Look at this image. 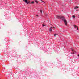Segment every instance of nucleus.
I'll use <instances>...</instances> for the list:
<instances>
[{
    "instance_id": "nucleus-11",
    "label": "nucleus",
    "mask_w": 79,
    "mask_h": 79,
    "mask_svg": "<svg viewBox=\"0 0 79 79\" xmlns=\"http://www.w3.org/2000/svg\"><path fill=\"white\" fill-rule=\"evenodd\" d=\"M55 27H51V28H55Z\"/></svg>"
},
{
    "instance_id": "nucleus-18",
    "label": "nucleus",
    "mask_w": 79,
    "mask_h": 79,
    "mask_svg": "<svg viewBox=\"0 0 79 79\" xmlns=\"http://www.w3.org/2000/svg\"><path fill=\"white\" fill-rule=\"evenodd\" d=\"M78 56H79V54L78 55Z\"/></svg>"
},
{
    "instance_id": "nucleus-9",
    "label": "nucleus",
    "mask_w": 79,
    "mask_h": 79,
    "mask_svg": "<svg viewBox=\"0 0 79 79\" xmlns=\"http://www.w3.org/2000/svg\"><path fill=\"white\" fill-rule=\"evenodd\" d=\"M35 2H36L37 3H38V2H37V1H36V0H35Z\"/></svg>"
},
{
    "instance_id": "nucleus-10",
    "label": "nucleus",
    "mask_w": 79,
    "mask_h": 79,
    "mask_svg": "<svg viewBox=\"0 0 79 79\" xmlns=\"http://www.w3.org/2000/svg\"><path fill=\"white\" fill-rule=\"evenodd\" d=\"M40 12L41 13H42V10H40Z\"/></svg>"
},
{
    "instance_id": "nucleus-14",
    "label": "nucleus",
    "mask_w": 79,
    "mask_h": 79,
    "mask_svg": "<svg viewBox=\"0 0 79 79\" xmlns=\"http://www.w3.org/2000/svg\"><path fill=\"white\" fill-rule=\"evenodd\" d=\"M41 1L42 2H44V3H45V2L43 1H42V0H41Z\"/></svg>"
},
{
    "instance_id": "nucleus-13",
    "label": "nucleus",
    "mask_w": 79,
    "mask_h": 79,
    "mask_svg": "<svg viewBox=\"0 0 79 79\" xmlns=\"http://www.w3.org/2000/svg\"><path fill=\"white\" fill-rule=\"evenodd\" d=\"M45 26V25H43V27H44V26Z\"/></svg>"
},
{
    "instance_id": "nucleus-8",
    "label": "nucleus",
    "mask_w": 79,
    "mask_h": 79,
    "mask_svg": "<svg viewBox=\"0 0 79 79\" xmlns=\"http://www.w3.org/2000/svg\"><path fill=\"white\" fill-rule=\"evenodd\" d=\"M56 35H57V34H54V36L55 37H56Z\"/></svg>"
},
{
    "instance_id": "nucleus-15",
    "label": "nucleus",
    "mask_w": 79,
    "mask_h": 79,
    "mask_svg": "<svg viewBox=\"0 0 79 79\" xmlns=\"http://www.w3.org/2000/svg\"><path fill=\"white\" fill-rule=\"evenodd\" d=\"M77 30H78L79 29H78V28H77Z\"/></svg>"
},
{
    "instance_id": "nucleus-2",
    "label": "nucleus",
    "mask_w": 79,
    "mask_h": 79,
    "mask_svg": "<svg viewBox=\"0 0 79 79\" xmlns=\"http://www.w3.org/2000/svg\"><path fill=\"white\" fill-rule=\"evenodd\" d=\"M23 1L25 2L26 4H29L31 3V2H30V1H27V0H23Z\"/></svg>"
},
{
    "instance_id": "nucleus-6",
    "label": "nucleus",
    "mask_w": 79,
    "mask_h": 79,
    "mask_svg": "<svg viewBox=\"0 0 79 79\" xmlns=\"http://www.w3.org/2000/svg\"><path fill=\"white\" fill-rule=\"evenodd\" d=\"M73 26H74V28H75V29L76 28H77V27L76 26H75V25H73Z\"/></svg>"
},
{
    "instance_id": "nucleus-1",
    "label": "nucleus",
    "mask_w": 79,
    "mask_h": 79,
    "mask_svg": "<svg viewBox=\"0 0 79 79\" xmlns=\"http://www.w3.org/2000/svg\"><path fill=\"white\" fill-rule=\"evenodd\" d=\"M57 18L58 19H62V20L64 22V23L66 26H67V21L65 19V18L64 16H57Z\"/></svg>"
},
{
    "instance_id": "nucleus-7",
    "label": "nucleus",
    "mask_w": 79,
    "mask_h": 79,
    "mask_svg": "<svg viewBox=\"0 0 79 79\" xmlns=\"http://www.w3.org/2000/svg\"><path fill=\"white\" fill-rule=\"evenodd\" d=\"M72 17L73 18H75V16L74 15H73L72 16Z\"/></svg>"
},
{
    "instance_id": "nucleus-16",
    "label": "nucleus",
    "mask_w": 79,
    "mask_h": 79,
    "mask_svg": "<svg viewBox=\"0 0 79 79\" xmlns=\"http://www.w3.org/2000/svg\"><path fill=\"white\" fill-rule=\"evenodd\" d=\"M74 52H73V53H72V54H74Z\"/></svg>"
},
{
    "instance_id": "nucleus-5",
    "label": "nucleus",
    "mask_w": 79,
    "mask_h": 79,
    "mask_svg": "<svg viewBox=\"0 0 79 79\" xmlns=\"http://www.w3.org/2000/svg\"><path fill=\"white\" fill-rule=\"evenodd\" d=\"M52 31V28H50L49 29V31H50V32H51V31Z\"/></svg>"
},
{
    "instance_id": "nucleus-19",
    "label": "nucleus",
    "mask_w": 79,
    "mask_h": 79,
    "mask_svg": "<svg viewBox=\"0 0 79 79\" xmlns=\"http://www.w3.org/2000/svg\"><path fill=\"white\" fill-rule=\"evenodd\" d=\"M76 11H77V10H76Z\"/></svg>"
},
{
    "instance_id": "nucleus-12",
    "label": "nucleus",
    "mask_w": 79,
    "mask_h": 79,
    "mask_svg": "<svg viewBox=\"0 0 79 79\" xmlns=\"http://www.w3.org/2000/svg\"><path fill=\"white\" fill-rule=\"evenodd\" d=\"M31 3H32V4L34 3V2L32 1V2H31Z\"/></svg>"
},
{
    "instance_id": "nucleus-3",
    "label": "nucleus",
    "mask_w": 79,
    "mask_h": 79,
    "mask_svg": "<svg viewBox=\"0 0 79 79\" xmlns=\"http://www.w3.org/2000/svg\"><path fill=\"white\" fill-rule=\"evenodd\" d=\"M71 50L72 51V52H74V49H73V48H71Z\"/></svg>"
},
{
    "instance_id": "nucleus-17",
    "label": "nucleus",
    "mask_w": 79,
    "mask_h": 79,
    "mask_svg": "<svg viewBox=\"0 0 79 79\" xmlns=\"http://www.w3.org/2000/svg\"><path fill=\"white\" fill-rule=\"evenodd\" d=\"M37 16H39V15H37Z\"/></svg>"
},
{
    "instance_id": "nucleus-4",
    "label": "nucleus",
    "mask_w": 79,
    "mask_h": 79,
    "mask_svg": "<svg viewBox=\"0 0 79 79\" xmlns=\"http://www.w3.org/2000/svg\"><path fill=\"white\" fill-rule=\"evenodd\" d=\"M77 8H78V7L77 6H76V7H74V9L75 10H76V9H77Z\"/></svg>"
}]
</instances>
